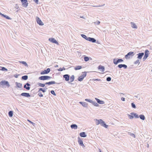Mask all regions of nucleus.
Segmentation results:
<instances>
[{
	"label": "nucleus",
	"instance_id": "f257e3e1",
	"mask_svg": "<svg viewBox=\"0 0 152 152\" xmlns=\"http://www.w3.org/2000/svg\"><path fill=\"white\" fill-rule=\"evenodd\" d=\"M4 86H6L8 88L10 86V85L7 81L2 80L0 82V87L3 88Z\"/></svg>",
	"mask_w": 152,
	"mask_h": 152
},
{
	"label": "nucleus",
	"instance_id": "f03ea898",
	"mask_svg": "<svg viewBox=\"0 0 152 152\" xmlns=\"http://www.w3.org/2000/svg\"><path fill=\"white\" fill-rule=\"evenodd\" d=\"M86 76V72H82L81 75L78 78L77 80L79 81H81L83 80L84 78Z\"/></svg>",
	"mask_w": 152,
	"mask_h": 152
},
{
	"label": "nucleus",
	"instance_id": "7ed1b4c3",
	"mask_svg": "<svg viewBox=\"0 0 152 152\" xmlns=\"http://www.w3.org/2000/svg\"><path fill=\"white\" fill-rule=\"evenodd\" d=\"M134 55V53L133 52H130L128 53L125 56V58L126 59H130L131 57H132Z\"/></svg>",
	"mask_w": 152,
	"mask_h": 152
},
{
	"label": "nucleus",
	"instance_id": "20e7f679",
	"mask_svg": "<svg viewBox=\"0 0 152 152\" xmlns=\"http://www.w3.org/2000/svg\"><path fill=\"white\" fill-rule=\"evenodd\" d=\"M52 77L48 76H42L39 77V79L40 80H44L50 79Z\"/></svg>",
	"mask_w": 152,
	"mask_h": 152
},
{
	"label": "nucleus",
	"instance_id": "39448f33",
	"mask_svg": "<svg viewBox=\"0 0 152 152\" xmlns=\"http://www.w3.org/2000/svg\"><path fill=\"white\" fill-rule=\"evenodd\" d=\"M21 1L23 6L25 8L27 7L28 3V2L27 0H20Z\"/></svg>",
	"mask_w": 152,
	"mask_h": 152
},
{
	"label": "nucleus",
	"instance_id": "423d86ee",
	"mask_svg": "<svg viewBox=\"0 0 152 152\" xmlns=\"http://www.w3.org/2000/svg\"><path fill=\"white\" fill-rule=\"evenodd\" d=\"M123 60L122 59L114 58L113 60V63L115 64H117L119 63L123 62Z\"/></svg>",
	"mask_w": 152,
	"mask_h": 152
},
{
	"label": "nucleus",
	"instance_id": "0eeeda50",
	"mask_svg": "<svg viewBox=\"0 0 152 152\" xmlns=\"http://www.w3.org/2000/svg\"><path fill=\"white\" fill-rule=\"evenodd\" d=\"M149 51L148 50H145V55L143 58V61H145L148 57L149 54Z\"/></svg>",
	"mask_w": 152,
	"mask_h": 152
},
{
	"label": "nucleus",
	"instance_id": "6e6552de",
	"mask_svg": "<svg viewBox=\"0 0 152 152\" xmlns=\"http://www.w3.org/2000/svg\"><path fill=\"white\" fill-rule=\"evenodd\" d=\"M36 20L37 23L39 25L42 26L44 25L43 23L38 17H36Z\"/></svg>",
	"mask_w": 152,
	"mask_h": 152
},
{
	"label": "nucleus",
	"instance_id": "1a4fd4ad",
	"mask_svg": "<svg viewBox=\"0 0 152 152\" xmlns=\"http://www.w3.org/2000/svg\"><path fill=\"white\" fill-rule=\"evenodd\" d=\"M50 71V69L49 68L47 69L46 70L45 69L43 71L41 72L40 73L41 75L46 74L48 73Z\"/></svg>",
	"mask_w": 152,
	"mask_h": 152
},
{
	"label": "nucleus",
	"instance_id": "9d476101",
	"mask_svg": "<svg viewBox=\"0 0 152 152\" xmlns=\"http://www.w3.org/2000/svg\"><path fill=\"white\" fill-rule=\"evenodd\" d=\"M78 142L79 145L82 146L83 148L85 147V146L83 144V141L81 140L80 137H78Z\"/></svg>",
	"mask_w": 152,
	"mask_h": 152
},
{
	"label": "nucleus",
	"instance_id": "9b49d317",
	"mask_svg": "<svg viewBox=\"0 0 152 152\" xmlns=\"http://www.w3.org/2000/svg\"><path fill=\"white\" fill-rule=\"evenodd\" d=\"M48 40H49V41H50V42L52 43L56 44L57 45L58 44V42L56 41V39H55L54 38H49V39Z\"/></svg>",
	"mask_w": 152,
	"mask_h": 152
},
{
	"label": "nucleus",
	"instance_id": "f8f14e48",
	"mask_svg": "<svg viewBox=\"0 0 152 152\" xmlns=\"http://www.w3.org/2000/svg\"><path fill=\"white\" fill-rule=\"evenodd\" d=\"M100 121H101L100 123L101 125L104 127L105 128H107L108 126L106 124L105 122L102 119H100Z\"/></svg>",
	"mask_w": 152,
	"mask_h": 152
},
{
	"label": "nucleus",
	"instance_id": "ddd939ff",
	"mask_svg": "<svg viewBox=\"0 0 152 152\" xmlns=\"http://www.w3.org/2000/svg\"><path fill=\"white\" fill-rule=\"evenodd\" d=\"M63 77L65 79L66 81H69V80L70 75L68 74H65L63 75Z\"/></svg>",
	"mask_w": 152,
	"mask_h": 152
},
{
	"label": "nucleus",
	"instance_id": "4468645a",
	"mask_svg": "<svg viewBox=\"0 0 152 152\" xmlns=\"http://www.w3.org/2000/svg\"><path fill=\"white\" fill-rule=\"evenodd\" d=\"M20 95L27 97H30L31 96L29 93H22Z\"/></svg>",
	"mask_w": 152,
	"mask_h": 152
},
{
	"label": "nucleus",
	"instance_id": "2eb2a0df",
	"mask_svg": "<svg viewBox=\"0 0 152 152\" xmlns=\"http://www.w3.org/2000/svg\"><path fill=\"white\" fill-rule=\"evenodd\" d=\"M30 84L27 83L26 84L24 85V88L27 90H29L30 89Z\"/></svg>",
	"mask_w": 152,
	"mask_h": 152
},
{
	"label": "nucleus",
	"instance_id": "dca6fc26",
	"mask_svg": "<svg viewBox=\"0 0 152 152\" xmlns=\"http://www.w3.org/2000/svg\"><path fill=\"white\" fill-rule=\"evenodd\" d=\"M144 55V53H139L137 54V58L139 59H141Z\"/></svg>",
	"mask_w": 152,
	"mask_h": 152
},
{
	"label": "nucleus",
	"instance_id": "f3484780",
	"mask_svg": "<svg viewBox=\"0 0 152 152\" xmlns=\"http://www.w3.org/2000/svg\"><path fill=\"white\" fill-rule=\"evenodd\" d=\"M88 41L93 43H94L96 42V40L95 39L90 37H88Z\"/></svg>",
	"mask_w": 152,
	"mask_h": 152
},
{
	"label": "nucleus",
	"instance_id": "a211bd4d",
	"mask_svg": "<svg viewBox=\"0 0 152 152\" xmlns=\"http://www.w3.org/2000/svg\"><path fill=\"white\" fill-rule=\"evenodd\" d=\"M95 99L97 103L100 104H102L104 103V102L103 101L101 100L98 98H96Z\"/></svg>",
	"mask_w": 152,
	"mask_h": 152
},
{
	"label": "nucleus",
	"instance_id": "6ab92c4d",
	"mask_svg": "<svg viewBox=\"0 0 152 152\" xmlns=\"http://www.w3.org/2000/svg\"><path fill=\"white\" fill-rule=\"evenodd\" d=\"M98 69L100 70L102 72H104L105 70L104 66L101 65H100L98 66Z\"/></svg>",
	"mask_w": 152,
	"mask_h": 152
},
{
	"label": "nucleus",
	"instance_id": "aec40b11",
	"mask_svg": "<svg viewBox=\"0 0 152 152\" xmlns=\"http://www.w3.org/2000/svg\"><path fill=\"white\" fill-rule=\"evenodd\" d=\"M0 15L1 16V17L5 18H6L8 20H10L11 19V18L10 17H9L8 16L6 15H4L1 13L0 12Z\"/></svg>",
	"mask_w": 152,
	"mask_h": 152
},
{
	"label": "nucleus",
	"instance_id": "412c9836",
	"mask_svg": "<svg viewBox=\"0 0 152 152\" xmlns=\"http://www.w3.org/2000/svg\"><path fill=\"white\" fill-rule=\"evenodd\" d=\"M15 84L18 88H21L22 87V84L17 82H15Z\"/></svg>",
	"mask_w": 152,
	"mask_h": 152
},
{
	"label": "nucleus",
	"instance_id": "4be33fe9",
	"mask_svg": "<svg viewBox=\"0 0 152 152\" xmlns=\"http://www.w3.org/2000/svg\"><path fill=\"white\" fill-rule=\"evenodd\" d=\"M70 127L72 129H75L77 128V126L76 124H72L71 125Z\"/></svg>",
	"mask_w": 152,
	"mask_h": 152
},
{
	"label": "nucleus",
	"instance_id": "5701e85b",
	"mask_svg": "<svg viewBox=\"0 0 152 152\" xmlns=\"http://www.w3.org/2000/svg\"><path fill=\"white\" fill-rule=\"evenodd\" d=\"M80 137H85L87 136L85 133L84 132H83L80 133Z\"/></svg>",
	"mask_w": 152,
	"mask_h": 152
},
{
	"label": "nucleus",
	"instance_id": "b1692460",
	"mask_svg": "<svg viewBox=\"0 0 152 152\" xmlns=\"http://www.w3.org/2000/svg\"><path fill=\"white\" fill-rule=\"evenodd\" d=\"M79 103L80 104H82V105L85 107H87L88 104L87 103L85 102H80Z\"/></svg>",
	"mask_w": 152,
	"mask_h": 152
},
{
	"label": "nucleus",
	"instance_id": "393cba45",
	"mask_svg": "<svg viewBox=\"0 0 152 152\" xmlns=\"http://www.w3.org/2000/svg\"><path fill=\"white\" fill-rule=\"evenodd\" d=\"M130 23L131 24V26L132 28H137V26L134 22H131Z\"/></svg>",
	"mask_w": 152,
	"mask_h": 152
},
{
	"label": "nucleus",
	"instance_id": "a878e982",
	"mask_svg": "<svg viewBox=\"0 0 152 152\" xmlns=\"http://www.w3.org/2000/svg\"><path fill=\"white\" fill-rule=\"evenodd\" d=\"M130 114L133 115L134 117L135 118H139L138 115H137V113H130Z\"/></svg>",
	"mask_w": 152,
	"mask_h": 152
},
{
	"label": "nucleus",
	"instance_id": "bb28decb",
	"mask_svg": "<svg viewBox=\"0 0 152 152\" xmlns=\"http://www.w3.org/2000/svg\"><path fill=\"white\" fill-rule=\"evenodd\" d=\"M20 63L24 65L25 66L28 67V65L26 62L24 61H20Z\"/></svg>",
	"mask_w": 152,
	"mask_h": 152
},
{
	"label": "nucleus",
	"instance_id": "cd10ccee",
	"mask_svg": "<svg viewBox=\"0 0 152 152\" xmlns=\"http://www.w3.org/2000/svg\"><path fill=\"white\" fill-rule=\"evenodd\" d=\"M81 36L83 38L85 39L86 40H88V37L86 36L84 34H81Z\"/></svg>",
	"mask_w": 152,
	"mask_h": 152
},
{
	"label": "nucleus",
	"instance_id": "c85d7f7f",
	"mask_svg": "<svg viewBox=\"0 0 152 152\" xmlns=\"http://www.w3.org/2000/svg\"><path fill=\"white\" fill-rule=\"evenodd\" d=\"M75 79V76L74 75H72L70 77V82H73Z\"/></svg>",
	"mask_w": 152,
	"mask_h": 152
},
{
	"label": "nucleus",
	"instance_id": "c756f323",
	"mask_svg": "<svg viewBox=\"0 0 152 152\" xmlns=\"http://www.w3.org/2000/svg\"><path fill=\"white\" fill-rule=\"evenodd\" d=\"M0 70H1L2 71H8L7 69L6 68L4 67L0 66Z\"/></svg>",
	"mask_w": 152,
	"mask_h": 152
},
{
	"label": "nucleus",
	"instance_id": "7c9ffc66",
	"mask_svg": "<svg viewBox=\"0 0 152 152\" xmlns=\"http://www.w3.org/2000/svg\"><path fill=\"white\" fill-rule=\"evenodd\" d=\"M139 117L141 119L144 120L145 119V117L144 115H139Z\"/></svg>",
	"mask_w": 152,
	"mask_h": 152
},
{
	"label": "nucleus",
	"instance_id": "2f4dec72",
	"mask_svg": "<svg viewBox=\"0 0 152 152\" xmlns=\"http://www.w3.org/2000/svg\"><path fill=\"white\" fill-rule=\"evenodd\" d=\"M13 114V112L12 111H10L8 113V115L10 117H11L12 116Z\"/></svg>",
	"mask_w": 152,
	"mask_h": 152
},
{
	"label": "nucleus",
	"instance_id": "473e14b6",
	"mask_svg": "<svg viewBox=\"0 0 152 152\" xmlns=\"http://www.w3.org/2000/svg\"><path fill=\"white\" fill-rule=\"evenodd\" d=\"M82 66H76L75 67V70H79L82 68Z\"/></svg>",
	"mask_w": 152,
	"mask_h": 152
},
{
	"label": "nucleus",
	"instance_id": "72a5a7b5",
	"mask_svg": "<svg viewBox=\"0 0 152 152\" xmlns=\"http://www.w3.org/2000/svg\"><path fill=\"white\" fill-rule=\"evenodd\" d=\"M40 91H42L44 93L46 92V90L45 89V88L44 89H43L42 88H39V90L38 91V92H39Z\"/></svg>",
	"mask_w": 152,
	"mask_h": 152
},
{
	"label": "nucleus",
	"instance_id": "f704fd0d",
	"mask_svg": "<svg viewBox=\"0 0 152 152\" xmlns=\"http://www.w3.org/2000/svg\"><path fill=\"white\" fill-rule=\"evenodd\" d=\"M28 78V76L27 75H24L22 76V79L23 80H26Z\"/></svg>",
	"mask_w": 152,
	"mask_h": 152
},
{
	"label": "nucleus",
	"instance_id": "c9c22d12",
	"mask_svg": "<svg viewBox=\"0 0 152 152\" xmlns=\"http://www.w3.org/2000/svg\"><path fill=\"white\" fill-rule=\"evenodd\" d=\"M101 119L98 120V119H96V125H98L99 124H100L101 122L100 121Z\"/></svg>",
	"mask_w": 152,
	"mask_h": 152
},
{
	"label": "nucleus",
	"instance_id": "e433bc0d",
	"mask_svg": "<svg viewBox=\"0 0 152 152\" xmlns=\"http://www.w3.org/2000/svg\"><path fill=\"white\" fill-rule=\"evenodd\" d=\"M92 104L93 105L96 107H98L99 105L97 103L95 102V101L94 102L93 101Z\"/></svg>",
	"mask_w": 152,
	"mask_h": 152
},
{
	"label": "nucleus",
	"instance_id": "4c0bfd02",
	"mask_svg": "<svg viewBox=\"0 0 152 152\" xmlns=\"http://www.w3.org/2000/svg\"><path fill=\"white\" fill-rule=\"evenodd\" d=\"M38 85L39 86L41 87H44L45 86V84L43 83H37Z\"/></svg>",
	"mask_w": 152,
	"mask_h": 152
},
{
	"label": "nucleus",
	"instance_id": "58836bf2",
	"mask_svg": "<svg viewBox=\"0 0 152 152\" xmlns=\"http://www.w3.org/2000/svg\"><path fill=\"white\" fill-rule=\"evenodd\" d=\"M49 85L55 84H59V83H56L55 81H53L49 82Z\"/></svg>",
	"mask_w": 152,
	"mask_h": 152
},
{
	"label": "nucleus",
	"instance_id": "ea45409f",
	"mask_svg": "<svg viewBox=\"0 0 152 152\" xmlns=\"http://www.w3.org/2000/svg\"><path fill=\"white\" fill-rule=\"evenodd\" d=\"M84 59L85 61H87L89 60V58L88 57L85 56Z\"/></svg>",
	"mask_w": 152,
	"mask_h": 152
},
{
	"label": "nucleus",
	"instance_id": "a19ab883",
	"mask_svg": "<svg viewBox=\"0 0 152 152\" xmlns=\"http://www.w3.org/2000/svg\"><path fill=\"white\" fill-rule=\"evenodd\" d=\"M128 116L129 118L130 119H132L134 117V116L133 115H131H131H129V114H128Z\"/></svg>",
	"mask_w": 152,
	"mask_h": 152
},
{
	"label": "nucleus",
	"instance_id": "79ce46f5",
	"mask_svg": "<svg viewBox=\"0 0 152 152\" xmlns=\"http://www.w3.org/2000/svg\"><path fill=\"white\" fill-rule=\"evenodd\" d=\"M85 100L86 101L88 102L91 103H92L93 101L90 100V99H85Z\"/></svg>",
	"mask_w": 152,
	"mask_h": 152
},
{
	"label": "nucleus",
	"instance_id": "37998d69",
	"mask_svg": "<svg viewBox=\"0 0 152 152\" xmlns=\"http://www.w3.org/2000/svg\"><path fill=\"white\" fill-rule=\"evenodd\" d=\"M65 68L64 67H63V68H60L58 69V70L59 71H62L63 70H65Z\"/></svg>",
	"mask_w": 152,
	"mask_h": 152
},
{
	"label": "nucleus",
	"instance_id": "c03bdc74",
	"mask_svg": "<svg viewBox=\"0 0 152 152\" xmlns=\"http://www.w3.org/2000/svg\"><path fill=\"white\" fill-rule=\"evenodd\" d=\"M131 106H132V107L134 108H136V105L134 104V103H131Z\"/></svg>",
	"mask_w": 152,
	"mask_h": 152
},
{
	"label": "nucleus",
	"instance_id": "a18cd8bd",
	"mask_svg": "<svg viewBox=\"0 0 152 152\" xmlns=\"http://www.w3.org/2000/svg\"><path fill=\"white\" fill-rule=\"evenodd\" d=\"M140 63V62L139 60V59H137L134 62V64H139Z\"/></svg>",
	"mask_w": 152,
	"mask_h": 152
},
{
	"label": "nucleus",
	"instance_id": "49530a36",
	"mask_svg": "<svg viewBox=\"0 0 152 152\" xmlns=\"http://www.w3.org/2000/svg\"><path fill=\"white\" fill-rule=\"evenodd\" d=\"M38 93H39L38 94V96L40 97H42L43 96V95L41 93V92L40 91Z\"/></svg>",
	"mask_w": 152,
	"mask_h": 152
},
{
	"label": "nucleus",
	"instance_id": "de8ad7c7",
	"mask_svg": "<svg viewBox=\"0 0 152 152\" xmlns=\"http://www.w3.org/2000/svg\"><path fill=\"white\" fill-rule=\"evenodd\" d=\"M51 93L54 96H56V94H55V91L53 90H51L50 91Z\"/></svg>",
	"mask_w": 152,
	"mask_h": 152
},
{
	"label": "nucleus",
	"instance_id": "09e8293b",
	"mask_svg": "<svg viewBox=\"0 0 152 152\" xmlns=\"http://www.w3.org/2000/svg\"><path fill=\"white\" fill-rule=\"evenodd\" d=\"M123 64H119L118 65V66L119 68L121 69L123 67Z\"/></svg>",
	"mask_w": 152,
	"mask_h": 152
},
{
	"label": "nucleus",
	"instance_id": "8fccbe9b",
	"mask_svg": "<svg viewBox=\"0 0 152 152\" xmlns=\"http://www.w3.org/2000/svg\"><path fill=\"white\" fill-rule=\"evenodd\" d=\"M111 78L110 77H108L107 78L106 80L107 81H110L111 80Z\"/></svg>",
	"mask_w": 152,
	"mask_h": 152
},
{
	"label": "nucleus",
	"instance_id": "3c124183",
	"mask_svg": "<svg viewBox=\"0 0 152 152\" xmlns=\"http://www.w3.org/2000/svg\"><path fill=\"white\" fill-rule=\"evenodd\" d=\"M100 22L99 21H96V22H95L94 23L96 25H99L100 23Z\"/></svg>",
	"mask_w": 152,
	"mask_h": 152
},
{
	"label": "nucleus",
	"instance_id": "603ef678",
	"mask_svg": "<svg viewBox=\"0 0 152 152\" xmlns=\"http://www.w3.org/2000/svg\"><path fill=\"white\" fill-rule=\"evenodd\" d=\"M27 121L29 122H30V123H31V124L33 126H34V125H35V124L33 122H32V121H30L29 120H28Z\"/></svg>",
	"mask_w": 152,
	"mask_h": 152
},
{
	"label": "nucleus",
	"instance_id": "864d4df0",
	"mask_svg": "<svg viewBox=\"0 0 152 152\" xmlns=\"http://www.w3.org/2000/svg\"><path fill=\"white\" fill-rule=\"evenodd\" d=\"M123 67L124 69H126L127 68V66L126 65L123 64Z\"/></svg>",
	"mask_w": 152,
	"mask_h": 152
},
{
	"label": "nucleus",
	"instance_id": "5fc2aeb1",
	"mask_svg": "<svg viewBox=\"0 0 152 152\" xmlns=\"http://www.w3.org/2000/svg\"><path fill=\"white\" fill-rule=\"evenodd\" d=\"M130 136H131L132 137H134V138H135V135L133 133H131Z\"/></svg>",
	"mask_w": 152,
	"mask_h": 152
},
{
	"label": "nucleus",
	"instance_id": "6e6d98bb",
	"mask_svg": "<svg viewBox=\"0 0 152 152\" xmlns=\"http://www.w3.org/2000/svg\"><path fill=\"white\" fill-rule=\"evenodd\" d=\"M93 80H94V81H98L101 80L100 79H93Z\"/></svg>",
	"mask_w": 152,
	"mask_h": 152
},
{
	"label": "nucleus",
	"instance_id": "4d7b16f0",
	"mask_svg": "<svg viewBox=\"0 0 152 152\" xmlns=\"http://www.w3.org/2000/svg\"><path fill=\"white\" fill-rule=\"evenodd\" d=\"M33 1L36 3L38 4V0H33Z\"/></svg>",
	"mask_w": 152,
	"mask_h": 152
},
{
	"label": "nucleus",
	"instance_id": "13d9d810",
	"mask_svg": "<svg viewBox=\"0 0 152 152\" xmlns=\"http://www.w3.org/2000/svg\"><path fill=\"white\" fill-rule=\"evenodd\" d=\"M19 75H18V74H16L15 75H14V76L15 78H18V76H19Z\"/></svg>",
	"mask_w": 152,
	"mask_h": 152
},
{
	"label": "nucleus",
	"instance_id": "bf43d9fd",
	"mask_svg": "<svg viewBox=\"0 0 152 152\" xmlns=\"http://www.w3.org/2000/svg\"><path fill=\"white\" fill-rule=\"evenodd\" d=\"M104 5H102L95 6H93L94 7H100L102 6H104Z\"/></svg>",
	"mask_w": 152,
	"mask_h": 152
},
{
	"label": "nucleus",
	"instance_id": "052dcab7",
	"mask_svg": "<svg viewBox=\"0 0 152 152\" xmlns=\"http://www.w3.org/2000/svg\"><path fill=\"white\" fill-rule=\"evenodd\" d=\"M121 99L122 101H125V99L124 97H122Z\"/></svg>",
	"mask_w": 152,
	"mask_h": 152
},
{
	"label": "nucleus",
	"instance_id": "680f3d73",
	"mask_svg": "<svg viewBox=\"0 0 152 152\" xmlns=\"http://www.w3.org/2000/svg\"><path fill=\"white\" fill-rule=\"evenodd\" d=\"M45 84L49 85V82L45 83Z\"/></svg>",
	"mask_w": 152,
	"mask_h": 152
},
{
	"label": "nucleus",
	"instance_id": "e2e57ef3",
	"mask_svg": "<svg viewBox=\"0 0 152 152\" xmlns=\"http://www.w3.org/2000/svg\"><path fill=\"white\" fill-rule=\"evenodd\" d=\"M80 17L83 18H84V17L83 16Z\"/></svg>",
	"mask_w": 152,
	"mask_h": 152
},
{
	"label": "nucleus",
	"instance_id": "0e129e2a",
	"mask_svg": "<svg viewBox=\"0 0 152 152\" xmlns=\"http://www.w3.org/2000/svg\"><path fill=\"white\" fill-rule=\"evenodd\" d=\"M121 94H123V95H124V94H123V93H120Z\"/></svg>",
	"mask_w": 152,
	"mask_h": 152
},
{
	"label": "nucleus",
	"instance_id": "69168bd1",
	"mask_svg": "<svg viewBox=\"0 0 152 152\" xmlns=\"http://www.w3.org/2000/svg\"><path fill=\"white\" fill-rule=\"evenodd\" d=\"M55 67H58V65H56V66H55Z\"/></svg>",
	"mask_w": 152,
	"mask_h": 152
},
{
	"label": "nucleus",
	"instance_id": "338daca9",
	"mask_svg": "<svg viewBox=\"0 0 152 152\" xmlns=\"http://www.w3.org/2000/svg\"><path fill=\"white\" fill-rule=\"evenodd\" d=\"M97 43H98V44H99V42H98V41H97Z\"/></svg>",
	"mask_w": 152,
	"mask_h": 152
},
{
	"label": "nucleus",
	"instance_id": "774afa93",
	"mask_svg": "<svg viewBox=\"0 0 152 152\" xmlns=\"http://www.w3.org/2000/svg\"><path fill=\"white\" fill-rule=\"evenodd\" d=\"M99 150H100V151H99L100 152H102L100 150V149H99Z\"/></svg>",
	"mask_w": 152,
	"mask_h": 152
}]
</instances>
